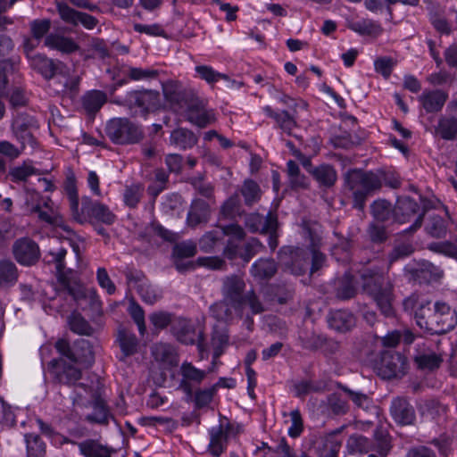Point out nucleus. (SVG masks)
Here are the masks:
<instances>
[{
	"label": "nucleus",
	"instance_id": "a211bd4d",
	"mask_svg": "<svg viewBox=\"0 0 457 457\" xmlns=\"http://www.w3.org/2000/svg\"><path fill=\"white\" fill-rule=\"evenodd\" d=\"M79 213L81 218L80 223L84 221L85 216L93 218L106 225H112L116 220L115 214L108 206L99 202H93L89 197L82 198Z\"/></svg>",
	"mask_w": 457,
	"mask_h": 457
},
{
	"label": "nucleus",
	"instance_id": "bb28decb",
	"mask_svg": "<svg viewBox=\"0 0 457 457\" xmlns=\"http://www.w3.org/2000/svg\"><path fill=\"white\" fill-rule=\"evenodd\" d=\"M311 176L318 183L320 188L328 189L334 187L337 180L336 169L328 163L317 165L311 171Z\"/></svg>",
	"mask_w": 457,
	"mask_h": 457
},
{
	"label": "nucleus",
	"instance_id": "58836bf2",
	"mask_svg": "<svg viewBox=\"0 0 457 457\" xmlns=\"http://www.w3.org/2000/svg\"><path fill=\"white\" fill-rule=\"evenodd\" d=\"M27 457H45L46 454V444L42 437L35 433L24 435Z\"/></svg>",
	"mask_w": 457,
	"mask_h": 457
},
{
	"label": "nucleus",
	"instance_id": "f704fd0d",
	"mask_svg": "<svg viewBox=\"0 0 457 457\" xmlns=\"http://www.w3.org/2000/svg\"><path fill=\"white\" fill-rule=\"evenodd\" d=\"M67 250L62 245H54L50 248L44 257V261L47 264H54L56 270L57 279L62 276H66V262L65 257Z\"/></svg>",
	"mask_w": 457,
	"mask_h": 457
},
{
	"label": "nucleus",
	"instance_id": "69168bd1",
	"mask_svg": "<svg viewBox=\"0 0 457 457\" xmlns=\"http://www.w3.org/2000/svg\"><path fill=\"white\" fill-rule=\"evenodd\" d=\"M62 287L67 291V293L72 296L75 301H79L86 297V294L83 287L77 283L71 282L70 278L66 276H62L59 279H57Z\"/></svg>",
	"mask_w": 457,
	"mask_h": 457
},
{
	"label": "nucleus",
	"instance_id": "412c9836",
	"mask_svg": "<svg viewBox=\"0 0 457 457\" xmlns=\"http://www.w3.org/2000/svg\"><path fill=\"white\" fill-rule=\"evenodd\" d=\"M57 11L61 19L66 23L75 26L80 23L88 29H93L97 24V20L94 16L78 12L65 3H58Z\"/></svg>",
	"mask_w": 457,
	"mask_h": 457
},
{
	"label": "nucleus",
	"instance_id": "7c9ffc66",
	"mask_svg": "<svg viewBox=\"0 0 457 457\" xmlns=\"http://www.w3.org/2000/svg\"><path fill=\"white\" fill-rule=\"evenodd\" d=\"M419 99L427 112H437L443 108L447 99V95L438 89L424 91Z\"/></svg>",
	"mask_w": 457,
	"mask_h": 457
},
{
	"label": "nucleus",
	"instance_id": "ddd939ff",
	"mask_svg": "<svg viewBox=\"0 0 457 457\" xmlns=\"http://www.w3.org/2000/svg\"><path fill=\"white\" fill-rule=\"evenodd\" d=\"M278 260L295 276L303 275L308 270L309 257L303 248L283 246L278 251Z\"/></svg>",
	"mask_w": 457,
	"mask_h": 457
},
{
	"label": "nucleus",
	"instance_id": "c03bdc74",
	"mask_svg": "<svg viewBox=\"0 0 457 457\" xmlns=\"http://www.w3.org/2000/svg\"><path fill=\"white\" fill-rule=\"evenodd\" d=\"M374 441L372 450L376 451L380 456L386 457L392 449L391 437L387 431L377 428L374 430Z\"/></svg>",
	"mask_w": 457,
	"mask_h": 457
},
{
	"label": "nucleus",
	"instance_id": "ea45409f",
	"mask_svg": "<svg viewBox=\"0 0 457 457\" xmlns=\"http://www.w3.org/2000/svg\"><path fill=\"white\" fill-rule=\"evenodd\" d=\"M295 395L303 398L312 393H322L326 390V384L321 380L302 379L293 386Z\"/></svg>",
	"mask_w": 457,
	"mask_h": 457
},
{
	"label": "nucleus",
	"instance_id": "052dcab7",
	"mask_svg": "<svg viewBox=\"0 0 457 457\" xmlns=\"http://www.w3.org/2000/svg\"><path fill=\"white\" fill-rule=\"evenodd\" d=\"M337 387L341 389L343 392H345L351 401L354 403V405L358 408L367 410L370 408L372 400L371 398L367 395L366 394H363L361 392H356L352 389H350L348 386L338 384Z\"/></svg>",
	"mask_w": 457,
	"mask_h": 457
},
{
	"label": "nucleus",
	"instance_id": "9d476101",
	"mask_svg": "<svg viewBox=\"0 0 457 457\" xmlns=\"http://www.w3.org/2000/svg\"><path fill=\"white\" fill-rule=\"evenodd\" d=\"M420 204L410 196H403L397 199L396 204L393 209V217L395 221L398 223H406L412 217L418 214L414 223L408 228V231L413 232L420 228L422 225L425 211L420 212Z\"/></svg>",
	"mask_w": 457,
	"mask_h": 457
},
{
	"label": "nucleus",
	"instance_id": "e2e57ef3",
	"mask_svg": "<svg viewBox=\"0 0 457 457\" xmlns=\"http://www.w3.org/2000/svg\"><path fill=\"white\" fill-rule=\"evenodd\" d=\"M428 249L457 260V240L454 242L448 240L433 242L428 245Z\"/></svg>",
	"mask_w": 457,
	"mask_h": 457
},
{
	"label": "nucleus",
	"instance_id": "2f4dec72",
	"mask_svg": "<svg viewBox=\"0 0 457 457\" xmlns=\"http://www.w3.org/2000/svg\"><path fill=\"white\" fill-rule=\"evenodd\" d=\"M44 43L46 46L67 54L74 53L79 48L72 38L54 33L46 36Z\"/></svg>",
	"mask_w": 457,
	"mask_h": 457
},
{
	"label": "nucleus",
	"instance_id": "3c124183",
	"mask_svg": "<svg viewBox=\"0 0 457 457\" xmlns=\"http://www.w3.org/2000/svg\"><path fill=\"white\" fill-rule=\"evenodd\" d=\"M69 325L72 332L79 335L91 336L94 332L93 328L87 320L79 312H72L69 317Z\"/></svg>",
	"mask_w": 457,
	"mask_h": 457
},
{
	"label": "nucleus",
	"instance_id": "423d86ee",
	"mask_svg": "<svg viewBox=\"0 0 457 457\" xmlns=\"http://www.w3.org/2000/svg\"><path fill=\"white\" fill-rule=\"evenodd\" d=\"M55 348L60 354L67 357L74 363L88 367L94 362L92 345L87 339L76 340L72 346L70 345L67 340L59 339L55 343Z\"/></svg>",
	"mask_w": 457,
	"mask_h": 457
},
{
	"label": "nucleus",
	"instance_id": "9b49d317",
	"mask_svg": "<svg viewBox=\"0 0 457 457\" xmlns=\"http://www.w3.org/2000/svg\"><path fill=\"white\" fill-rule=\"evenodd\" d=\"M39 125L37 120L26 112L18 113L12 120V130L16 139L21 143V148L29 145L35 148L37 139L33 135V131L37 130Z\"/></svg>",
	"mask_w": 457,
	"mask_h": 457
},
{
	"label": "nucleus",
	"instance_id": "a19ab883",
	"mask_svg": "<svg viewBox=\"0 0 457 457\" xmlns=\"http://www.w3.org/2000/svg\"><path fill=\"white\" fill-rule=\"evenodd\" d=\"M435 130L443 139L453 140L457 137V117H441Z\"/></svg>",
	"mask_w": 457,
	"mask_h": 457
},
{
	"label": "nucleus",
	"instance_id": "6e6d98bb",
	"mask_svg": "<svg viewBox=\"0 0 457 457\" xmlns=\"http://www.w3.org/2000/svg\"><path fill=\"white\" fill-rule=\"evenodd\" d=\"M414 361L420 370H434L440 367L443 359L440 355L430 353L416 356Z\"/></svg>",
	"mask_w": 457,
	"mask_h": 457
},
{
	"label": "nucleus",
	"instance_id": "de8ad7c7",
	"mask_svg": "<svg viewBox=\"0 0 457 457\" xmlns=\"http://www.w3.org/2000/svg\"><path fill=\"white\" fill-rule=\"evenodd\" d=\"M210 312L217 320L228 322L233 320L235 311L232 303L222 297L210 307Z\"/></svg>",
	"mask_w": 457,
	"mask_h": 457
},
{
	"label": "nucleus",
	"instance_id": "f8f14e48",
	"mask_svg": "<svg viewBox=\"0 0 457 457\" xmlns=\"http://www.w3.org/2000/svg\"><path fill=\"white\" fill-rule=\"evenodd\" d=\"M162 87L165 100L178 112H184L185 108L195 98L192 92L186 90L181 83L175 80L163 82Z\"/></svg>",
	"mask_w": 457,
	"mask_h": 457
},
{
	"label": "nucleus",
	"instance_id": "39448f33",
	"mask_svg": "<svg viewBox=\"0 0 457 457\" xmlns=\"http://www.w3.org/2000/svg\"><path fill=\"white\" fill-rule=\"evenodd\" d=\"M105 133L112 143L118 145L137 144L144 137L141 128L128 118L110 120L106 124Z\"/></svg>",
	"mask_w": 457,
	"mask_h": 457
},
{
	"label": "nucleus",
	"instance_id": "6ab92c4d",
	"mask_svg": "<svg viewBox=\"0 0 457 457\" xmlns=\"http://www.w3.org/2000/svg\"><path fill=\"white\" fill-rule=\"evenodd\" d=\"M12 252L15 260L27 266L35 264L40 257L37 244L27 237L18 239L12 246Z\"/></svg>",
	"mask_w": 457,
	"mask_h": 457
},
{
	"label": "nucleus",
	"instance_id": "473e14b6",
	"mask_svg": "<svg viewBox=\"0 0 457 457\" xmlns=\"http://www.w3.org/2000/svg\"><path fill=\"white\" fill-rule=\"evenodd\" d=\"M265 113L275 120L278 124V127L283 130V132L287 133L288 136H294L293 129L297 127L295 112L289 113L287 111H282L281 112H277L271 109L270 106H266L264 108Z\"/></svg>",
	"mask_w": 457,
	"mask_h": 457
},
{
	"label": "nucleus",
	"instance_id": "0eeeda50",
	"mask_svg": "<svg viewBox=\"0 0 457 457\" xmlns=\"http://www.w3.org/2000/svg\"><path fill=\"white\" fill-rule=\"evenodd\" d=\"M403 272L409 281L420 285L437 282L444 276V270L439 266L426 260L408 263Z\"/></svg>",
	"mask_w": 457,
	"mask_h": 457
},
{
	"label": "nucleus",
	"instance_id": "8fccbe9b",
	"mask_svg": "<svg viewBox=\"0 0 457 457\" xmlns=\"http://www.w3.org/2000/svg\"><path fill=\"white\" fill-rule=\"evenodd\" d=\"M353 243L349 238L339 237L331 249L332 255L342 262H348L351 259Z\"/></svg>",
	"mask_w": 457,
	"mask_h": 457
},
{
	"label": "nucleus",
	"instance_id": "f3484780",
	"mask_svg": "<svg viewBox=\"0 0 457 457\" xmlns=\"http://www.w3.org/2000/svg\"><path fill=\"white\" fill-rule=\"evenodd\" d=\"M171 332L177 340L184 345L197 344L200 347L204 341L203 332L197 333L192 321L183 317H176L172 323Z\"/></svg>",
	"mask_w": 457,
	"mask_h": 457
},
{
	"label": "nucleus",
	"instance_id": "774afa93",
	"mask_svg": "<svg viewBox=\"0 0 457 457\" xmlns=\"http://www.w3.org/2000/svg\"><path fill=\"white\" fill-rule=\"evenodd\" d=\"M109 412L101 399L96 400L94 403V411L87 416V420L92 423L107 424Z\"/></svg>",
	"mask_w": 457,
	"mask_h": 457
},
{
	"label": "nucleus",
	"instance_id": "e433bc0d",
	"mask_svg": "<svg viewBox=\"0 0 457 457\" xmlns=\"http://www.w3.org/2000/svg\"><path fill=\"white\" fill-rule=\"evenodd\" d=\"M449 225L450 218L448 216L443 217L433 214L428 219L425 230L432 237L443 238L445 237L447 234Z\"/></svg>",
	"mask_w": 457,
	"mask_h": 457
},
{
	"label": "nucleus",
	"instance_id": "c756f323",
	"mask_svg": "<svg viewBox=\"0 0 457 457\" xmlns=\"http://www.w3.org/2000/svg\"><path fill=\"white\" fill-rule=\"evenodd\" d=\"M357 295V287L354 277L350 272H345L336 283L335 296L341 301H347Z\"/></svg>",
	"mask_w": 457,
	"mask_h": 457
},
{
	"label": "nucleus",
	"instance_id": "393cba45",
	"mask_svg": "<svg viewBox=\"0 0 457 457\" xmlns=\"http://www.w3.org/2000/svg\"><path fill=\"white\" fill-rule=\"evenodd\" d=\"M278 271L277 262L272 258H260L250 269L251 276L257 281H266L272 278Z\"/></svg>",
	"mask_w": 457,
	"mask_h": 457
},
{
	"label": "nucleus",
	"instance_id": "cd10ccee",
	"mask_svg": "<svg viewBox=\"0 0 457 457\" xmlns=\"http://www.w3.org/2000/svg\"><path fill=\"white\" fill-rule=\"evenodd\" d=\"M117 342L123 354L121 361L137 352L138 340L136 335L123 326H120L117 330Z\"/></svg>",
	"mask_w": 457,
	"mask_h": 457
},
{
	"label": "nucleus",
	"instance_id": "7ed1b4c3",
	"mask_svg": "<svg viewBox=\"0 0 457 457\" xmlns=\"http://www.w3.org/2000/svg\"><path fill=\"white\" fill-rule=\"evenodd\" d=\"M246 284L243 276L232 274L222 278L221 295L226 301L232 303L235 312L241 318L245 305L253 314L262 313L265 309L253 289L245 291Z\"/></svg>",
	"mask_w": 457,
	"mask_h": 457
},
{
	"label": "nucleus",
	"instance_id": "79ce46f5",
	"mask_svg": "<svg viewBox=\"0 0 457 457\" xmlns=\"http://www.w3.org/2000/svg\"><path fill=\"white\" fill-rule=\"evenodd\" d=\"M65 191L73 218L78 221H81L76 180L73 175L67 177L65 181Z\"/></svg>",
	"mask_w": 457,
	"mask_h": 457
},
{
	"label": "nucleus",
	"instance_id": "09e8293b",
	"mask_svg": "<svg viewBox=\"0 0 457 457\" xmlns=\"http://www.w3.org/2000/svg\"><path fill=\"white\" fill-rule=\"evenodd\" d=\"M152 353L154 359L158 361L175 364L176 363V353L174 348L165 343H159L153 346Z\"/></svg>",
	"mask_w": 457,
	"mask_h": 457
},
{
	"label": "nucleus",
	"instance_id": "20e7f679",
	"mask_svg": "<svg viewBox=\"0 0 457 457\" xmlns=\"http://www.w3.org/2000/svg\"><path fill=\"white\" fill-rule=\"evenodd\" d=\"M345 187L353 193V206L363 210L369 195L381 187V179L372 171L348 170L344 177Z\"/></svg>",
	"mask_w": 457,
	"mask_h": 457
},
{
	"label": "nucleus",
	"instance_id": "c85d7f7f",
	"mask_svg": "<svg viewBox=\"0 0 457 457\" xmlns=\"http://www.w3.org/2000/svg\"><path fill=\"white\" fill-rule=\"evenodd\" d=\"M321 407L323 408V412H326L330 416H344L350 410L347 400L338 393H332L328 395L326 400L322 403Z\"/></svg>",
	"mask_w": 457,
	"mask_h": 457
},
{
	"label": "nucleus",
	"instance_id": "0e129e2a",
	"mask_svg": "<svg viewBox=\"0 0 457 457\" xmlns=\"http://www.w3.org/2000/svg\"><path fill=\"white\" fill-rule=\"evenodd\" d=\"M241 194L245 198V204L252 205L260 199L261 189L255 181L247 179L242 186Z\"/></svg>",
	"mask_w": 457,
	"mask_h": 457
},
{
	"label": "nucleus",
	"instance_id": "72a5a7b5",
	"mask_svg": "<svg viewBox=\"0 0 457 457\" xmlns=\"http://www.w3.org/2000/svg\"><path fill=\"white\" fill-rule=\"evenodd\" d=\"M210 216V206L203 199L193 200L189 212L187 213V223L191 227H195L200 223L206 222Z\"/></svg>",
	"mask_w": 457,
	"mask_h": 457
},
{
	"label": "nucleus",
	"instance_id": "b1692460",
	"mask_svg": "<svg viewBox=\"0 0 457 457\" xmlns=\"http://www.w3.org/2000/svg\"><path fill=\"white\" fill-rule=\"evenodd\" d=\"M229 428V423H227L226 426L220 423L219 426L212 427L210 429V443L208 445V450L214 457H220L227 448L228 437V430Z\"/></svg>",
	"mask_w": 457,
	"mask_h": 457
},
{
	"label": "nucleus",
	"instance_id": "4be33fe9",
	"mask_svg": "<svg viewBox=\"0 0 457 457\" xmlns=\"http://www.w3.org/2000/svg\"><path fill=\"white\" fill-rule=\"evenodd\" d=\"M390 413L394 420L401 425H411L416 419L415 410L405 397L398 396L393 399Z\"/></svg>",
	"mask_w": 457,
	"mask_h": 457
},
{
	"label": "nucleus",
	"instance_id": "6e6552de",
	"mask_svg": "<svg viewBox=\"0 0 457 457\" xmlns=\"http://www.w3.org/2000/svg\"><path fill=\"white\" fill-rule=\"evenodd\" d=\"M120 104L129 110L137 108L140 113L145 116L147 113L158 110L162 105V101L158 91L145 89L129 92Z\"/></svg>",
	"mask_w": 457,
	"mask_h": 457
},
{
	"label": "nucleus",
	"instance_id": "bf43d9fd",
	"mask_svg": "<svg viewBox=\"0 0 457 457\" xmlns=\"http://www.w3.org/2000/svg\"><path fill=\"white\" fill-rule=\"evenodd\" d=\"M144 193V187L141 184L127 186L123 193L124 204L129 208H136L140 202Z\"/></svg>",
	"mask_w": 457,
	"mask_h": 457
},
{
	"label": "nucleus",
	"instance_id": "13d9d810",
	"mask_svg": "<svg viewBox=\"0 0 457 457\" xmlns=\"http://www.w3.org/2000/svg\"><path fill=\"white\" fill-rule=\"evenodd\" d=\"M197 253L196 244L193 241L176 243L172 247L173 259H187L194 257Z\"/></svg>",
	"mask_w": 457,
	"mask_h": 457
},
{
	"label": "nucleus",
	"instance_id": "aec40b11",
	"mask_svg": "<svg viewBox=\"0 0 457 457\" xmlns=\"http://www.w3.org/2000/svg\"><path fill=\"white\" fill-rule=\"evenodd\" d=\"M187 120L199 127L205 128L215 121V115L212 110L204 109L201 101L195 97L186 108Z\"/></svg>",
	"mask_w": 457,
	"mask_h": 457
},
{
	"label": "nucleus",
	"instance_id": "5fc2aeb1",
	"mask_svg": "<svg viewBox=\"0 0 457 457\" xmlns=\"http://www.w3.org/2000/svg\"><path fill=\"white\" fill-rule=\"evenodd\" d=\"M371 213L377 222L387 221L393 215L391 204L386 200H377L371 204Z\"/></svg>",
	"mask_w": 457,
	"mask_h": 457
},
{
	"label": "nucleus",
	"instance_id": "f03ea898",
	"mask_svg": "<svg viewBox=\"0 0 457 457\" xmlns=\"http://www.w3.org/2000/svg\"><path fill=\"white\" fill-rule=\"evenodd\" d=\"M361 278L363 292L376 303L380 312L386 317H393L394 285L384 272L379 268H369L362 271Z\"/></svg>",
	"mask_w": 457,
	"mask_h": 457
},
{
	"label": "nucleus",
	"instance_id": "603ef678",
	"mask_svg": "<svg viewBox=\"0 0 457 457\" xmlns=\"http://www.w3.org/2000/svg\"><path fill=\"white\" fill-rule=\"evenodd\" d=\"M263 250H265V246L258 238L250 237L241 248L239 258L245 262H249L253 256Z\"/></svg>",
	"mask_w": 457,
	"mask_h": 457
},
{
	"label": "nucleus",
	"instance_id": "a878e982",
	"mask_svg": "<svg viewBox=\"0 0 457 457\" xmlns=\"http://www.w3.org/2000/svg\"><path fill=\"white\" fill-rule=\"evenodd\" d=\"M84 457H111L114 453L112 447L103 445L99 440L87 438L77 444Z\"/></svg>",
	"mask_w": 457,
	"mask_h": 457
},
{
	"label": "nucleus",
	"instance_id": "49530a36",
	"mask_svg": "<svg viewBox=\"0 0 457 457\" xmlns=\"http://www.w3.org/2000/svg\"><path fill=\"white\" fill-rule=\"evenodd\" d=\"M169 174L162 169L154 170V182L148 186L147 193L155 199L167 187Z\"/></svg>",
	"mask_w": 457,
	"mask_h": 457
},
{
	"label": "nucleus",
	"instance_id": "2eb2a0df",
	"mask_svg": "<svg viewBox=\"0 0 457 457\" xmlns=\"http://www.w3.org/2000/svg\"><path fill=\"white\" fill-rule=\"evenodd\" d=\"M49 371L54 378L61 384L68 386H76V382L82 377V372L73 364L67 363L64 360L54 359L49 362ZM86 389L82 383L77 385Z\"/></svg>",
	"mask_w": 457,
	"mask_h": 457
},
{
	"label": "nucleus",
	"instance_id": "4468645a",
	"mask_svg": "<svg viewBox=\"0 0 457 457\" xmlns=\"http://www.w3.org/2000/svg\"><path fill=\"white\" fill-rule=\"evenodd\" d=\"M406 358L398 352H386L382 354L377 372L383 379H391L405 374Z\"/></svg>",
	"mask_w": 457,
	"mask_h": 457
},
{
	"label": "nucleus",
	"instance_id": "5701e85b",
	"mask_svg": "<svg viewBox=\"0 0 457 457\" xmlns=\"http://www.w3.org/2000/svg\"><path fill=\"white\" fill-rule=\"evenodd\" d=\"M327 322L331 329L339 333H345L355 326L356 320L351 312L340 309L328 312Z\"/></svg>",
	"mask_w": 457,
	"mask_h": 457
},
{
	"label": "nucleus",
	"instance_id": "a18cd8bd",
	"mask_svg": "<svg viewBox=\"0 0 457 457\" xmlns=\"http://www.w3.org/2000/svg\"><path fill=\"white\" fill-rule=\"evenodd\" d=\"M351 29L362 36L378 37L383 32L382 26L375 21L363 19L350 26Z\"/></svg>",
	"mask_w": 457,
	"mask_h": 457
},
{
	"label": "nucleus",
	"instance_id": "37998d69",
	"mask_svg": "<svg viewBox=\"0 0 457 457\" xmlns=\"http://www.w3.org/2000/svg\"><path fill=\"white\" fill-rule=\"evenodd\" d=\"M278 222L277 215L272 212H269L265 216V223L261 230V234H269V246L271 251H275L278 245Z\"/></svg>",
	"mask_w": 457,
	"mask_h": 457
},
{
	"label": "nucleus",
	"instance_id": "dca6fc26",
	"mask_svg": "<svg viewBox=\"0 0 457 457\" xmlns=\"http://www.w3.org/2000/svg\"><path fill=\"white\" fill-rule=\"evenodd\" d=\"M29 65L46 80L58 74L66 75L67 66L63 62L51 59L44 54H36L29 57Z\"/></svg>",
	"mask_w": 457,
	"mask_h": 457
},
{
	"label": "nucleus",
	"instance_id": "4c0bfd02",
	"mask_svg": "<svg viewBox=\"0 0 457 457\" xmlns=\"http://www.w3.org/2000/svg\"><path fill=\"white\" fill-rule=\"evenodd\" d=\"M107 101V95L101 90L87 91L82 97L83 108L88 114L96 113Z\"/></svg>",
	"mask_w": 457,
	"mask_h": 457
},
{
	"label": "nucleus",
	"instance_id": "680f3d73",
	"mask_svg": "<svg viewBox=\"0 0 457 457\" xmlns=\"http://www.w3.org/2000/svg\"><path fill=\"white\" fill-rule=\"evenodd\" d=\"M302 346L309 351H317L323 348V343L326 342V337L321 334H317L313 331L304 333L299 337Z\"/></svg>",
	"mask_w": 457,
	"mask_h": 457
},
{
	"label": "nucleus",
	"instance_id": "1a4fd4ad",
	"mask_svg": "<svg viewBox=\"0 0 457 457\" xmlns=\"http://www.w3.org/2000/svg\"><path fill=\"white\" fill-rule=\"evenodd\" d=\"M225 236L244 240L245 232L238 224H230L220 227L218 230L208 231L199 239L200 250L204 253L214 252L216 246L222 243Z\"/></svg>",
	"mask_w": 457,
	"mask_h": 457
},
{
	"label": "nucleus",
	"instance_id": "f257e3e1",
	"mask_svg": "<svg viewBox=\"0 0 457 457\" xmlns=\"http://www.w3.org/2000/svg\"><path fill=\"white\" fill-rule=\"evenodd\" d=\"M417 325L431 335L449 332L457 325V312L445 302L422 303L415 312Z\"/></svg>",
	"mask_w": 457,
	"mask_h": 457
},
{
	"label": "nucleus",
	"instance_id": "4d7b16f0",
	"mask_svg": "<svg viewBox=\"0 0 457 457\" xmlns=\"http://www.w3.org/2000/svg\"><path fill=\"white\" fill-rule=\"evenodd\" d=\"M229 336L226 329L215 328L212 333V345L213 348V358L217 359L224 353L228 345Z\"/></svg>",
	"mask_w": 457,
	"mask_h": 457
},
{
	"label": "nucleus",
	"instance_id": "c9c22d12",
	"mask_svg": "<svg viewBox=\"0 0 457 457\" xmlns=\"http://www.w3.org/2000/svg\"><path fill=\"white\" fill-rule=\"evenodd\" d=\"M170 143L182 150H187L198 143V137L190 129L178 128L170 133Z\"/></svg>",
	"mask_w": 457,
	"mask_h": 457
},
{
	"label": "nucleus",
	"instance_id": "338daca9",
	"mask_svg": "<svg viewBox=\"0 0 457 457\" xmlns=\"http://www.w3.org/2000/svg\"><path fill=\"white\" fill-rule=\"evenodd\" d=\"M52 22L49 19H37L29 23L30 33L35 40L40 41L48 36Z\"/></svg>",
	"mask_w": 457,
	"mask_h": 457
},
{
	"label": "nucleus",
	"instance_id": "864d4df0",
	"mask_svg": "<svg viewBox=\"0 0 457 457\" xmlns=\"http://www.w3.org/2000/svg\"><path fill=\"white\" fill-rule=\"evenodd\" d=\"M18 279V270L11 261L0 262V287L14 284Z\"/></svg>",
	"mask_w": 457,
	"mask_h": 457
}]
</instances>
